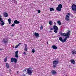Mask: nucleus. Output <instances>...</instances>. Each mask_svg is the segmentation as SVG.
Wrapping results in <instances>:
<instances>
[{
  "mask_svg": "<svg viewBox=\"0 0 76 76\" xmlns=\"http://www.w3.org/2000/svg\"><path fill=\"white\" fill-rule=\"evenodd\" d=\"M71 32L70 31H68L66 33V35L63 41H62V42H66V41L67 39V38H69V36L70 35Z\"/></svg>",
  "mask_w": 76,
  "mask_h": 76,
  "instance_id": "1",
  "label": "nucleus"
},
{
  "mask_svg": "<svg viewBox=\"0 0 76 76\" xmlns=\"http://www.w3.org/2000/svg\"><path fill=\"white\" fill-rule=\"evenodd\" d=\"M32 69L31 68H27V73L26 74H28V75H32V72H33V71L31 70Z\"/></svg>",
  "mask_w": 76,
  "mask_h": 76,
  "instance_id": "2",
  "label": "nucleus"
},
{
  "mask_svg": "<svg viewBox=\"0 0 76 76\" xmlns=\"http://www.w3.org/2000/svg\"><path fill=\"white\" fill-rule=\"evenodd\" d=\"M63 7V6L61 4H59L58 6V7H56V10L60 12L61 10V8Z\"/></svg>",
  "mask_w": 76,
  "mask_h": 76,
  "instance_id": "3",
  "label": "nucleus"
},
{
  "mask_svg": "<svg viewBox=\"0 0 76 76\" xmlns=\"http://www.w3.org/2000/svg\"><path fill=\"white\" fill-rule=\"evenodd\" d=\"M13 61L14 62V63H17V61H18V60H17V59L15 58H11V62L12 63H13Z\"/></svg>",
  "mask_w": 76,
  "mask_h": 76,
  "instance_id": "4",
  "label": "nucleus"
},
{
  "mask_svg": "<svg viewBox=\"0 0 76 76\" xmlns=\"http://www.w3.org/2000/svg\"><path fill=\"white\" fill-rule=\"evenodd\" d=\"M71 8L73 11L76 12V5L73 4Z\"/></svg>",
  "mask_w": 76,
  "mask_h": 76,
  "instance_id": "5",
  "label": "nucleus"
},
{
  "mask_svg": "<svg viewBox=\"0 0 76 76\" xmlns=\"http://www.w3.org/2000/svg\"><path fill=\"white\" fill-rule=\"evenodd\" d=\"M53 29L54 30V32L55 33H57V30L58 29V28L56 25L53 26Z\"/></svg>",
  "mask_w": 76,
  "mask_h": 76,
  "instance_id": "6",
  "label": "nucleus"
},
{
  "mask_svg": "<svg viewBox=\"0 0 76 76\" xmlns=\"http://www.w3.org/2000/svg\"><path fill=\"white\" fill-rule=\"evenodd\" d=\"M70 18V16L68 15H66V17H65V20H66V21H67L68 22H69L70 21V19H69Z\"/></svg>",
  "mask_w": 76,
  "mask_h": 76,
  "instance_id": "7",
  "label": "nucleus"
},
{
  "mask_svg": "<svg viewBox=\"0 0 76 76\" xmlns=\"http://www.w3.org/2000/svg\"><path fill=\"white\" fill-rule=\"evenodd\" d=\"M59 35H61V36H62V37H65L66 36V34H67V33H62V31H60L59 33Z\"/></svg>",
  "mask_w": 76,
  "mask_h": 76,
  "instance_id": "8",
  "label": "nucleus"
},
{
  "mask_svg": "<svg viewBox=\"0 0 76 76\" xmlns=\"http://www.w3.org/2000/svg\"><path fill=\"white\" fill-rule=\"evenodd\" d=\"M58 64V61L55 60L53 61V64L55 65H57V64Z\"/></svg>",
  "mask_w": 76,
  "mask_h": 76,
  "instance_id": "9",
  "label": "nucleus"
},
{
  "mask_svg": "<svg viewBox=\"0 0 76 76\" xmlns=\"http://www.w3.org/2000/svg\"><path fill=\"white\" fill-rule=\"evenodd\" d=\"M7 39V40H6L4 39H3L2 42H3L4 44H6V43H7L9 42V41L7 40V39Z\"/></svg>",
  "mask_w": 76,
  "mask_h": 76,
  "instance_id": "10",
  "label": "nucleus"
},
{
  "mask_svg": "<svg viewBox=\"0 0 76 76\" xmlns=\"http://www.w3.org/2000/svg\"><path fill=\"white\" fill-rule=\"evenodd\" d=\"M18 50H17L15 53V57H16V58H18Z\"/></svg>",
  "mask_w": 76,
  "mask_h": 76,
  "instance_id": "11",
  "label": "nucleus"
},
{
  "mask_svg": "<svg viewBox=\"0 0 76 76\" xmlns=\"http://www.w3.org/2000/svg\"><path fill=\"white\" fill-rule=\"evenodd\" d=\"M14 23L15 24H19L20 23V22L18 21L17 20H15L14 21Z\"/></svg>",
  "mask_w": 76,
  "mask_h": 76,
  "instance_id": "12",
  "label": "nucleus"
},
{
  "mask_svg": "<svg viewBox=\"0 0 76 76\" xmlns=\"http://www.w3.org/2000/svg\"><path fill=\"white\" fill-rule=\"evenodd\" d=\"M70 61L71 63H72L73 64H75V60H74V59H72L71 60H70Z\"/></svg>",
  "mask_w": 76,
  "mask_h": 76,
  "instance_id": "13",
  "label": "nucleus"
},
{
  "mask_svg": "<svg viewBox=\"0 0 76 76\" xmlns=\"http://www.w3.org/2000/svg\"><path fill=\"white\" fill-rule=\"evenodd\" d=\"M51 72L52 74H53V75H55L57 73V72L55 71V70H52Z\"/></svg>",
  "mask_w": 76,
  "mask_h": 76,
  "instance_id": "14",
  "label": "nucleus"
},
{
  "mask_svg": "<svg viewBox=\"0 0 76 76\" xmlns=\"http://www.w3.org/2000/svg\"><path fill=\"white\" fill-rule=\"evenodd\" d=\"M52 48L54 50H57V47L54 45H53Z\"/></svg>",
  "mask_w": 76,
  "mask_h": 76,
  "instance_id": "15",
  "label": "nucleus"
},
{
  "mask_svg": "<svg viewBox=\"0 0 76 76\" xmlns=\"http://www.w3.org/2000/svg\"><path fill=\"white\" fill-rule=\"evenodd\" d=\"M34 35L35 36V37H39V34H38V33H35L34 34Z\"/></svg>",
  "mask_w": 76,
  "mask_h": 76,
  "instance_id": "16",
  "label": "nucleus"
},
{
  "mask_svg": "<svg viewBox=\"0 0 76 76\" xmlns=\"http://www.w3.org/2000/svg\"><path fill=\"white\" fill-rule=\"evenodd\" d=\"M72 54H74V55L76 54V51H75V50H73L72 52Z\"/></svg>",
  "mask_w": 76,
  "mask_h": 76,
  "instance_id": "17",
  "label": "nucleus"
},
{
  "mask_svg": "<svg viewBox=\"0 0 76 76\" xmlns=\"http://www.w3.org/2000/svg\"><path fill=\"white\" fill-rule=\"evenodd\" d=\"M4 16L5 17L7 18V17H8V14L7 12H5L4 13Z\"/></svg>",
  "mask_w": 76,
  "mask_h": 76,
  "instance_id": "18",
  "label": "nucleus"
},
{
  "mask_svg": "<svg viewBox=\"0 0 76 76\" xmlns=\"http://www.w3.org/2000/svg\"><path fill=\"white\" fill-rule=\"evenodd\" d=\"M8 21L9 22V24H10V23H11L12 22V20H11V19L9 18L8 20Z\"/></svg>",
  "mask_w": 76,
  "mask_h": 76,
  "instance_id": "19",
  "label": "nucleus"
},
{
  "mask_svg": "<svg viewBox=\"0 0 76 76\" xmlns=\"http://www.w3.org/2000/svg\"><path fill=\"white\" fill-rule=\"evenodd\" d=\"M59 40H60V41H61V42H63V38H62V37H59Z\"/></svg>",
  "mask_w": 76,
  "mask_h": 76,
  "instance_id": "20",
  "label": "nucleus"
},
{
  "mask_svg": "<svg viewBox=\"0 0 76 76\" xmlns=\"http://www.w3.org/2000/svg\"><path fill=\"white\" fill-rule=\"evenodd\" d=\"M1 22L2 23L1 24V25H2V26H3V25H4V21L3 20L1 21Z\"/></svg>",
  "mask_w": 76,
  "mask_h": 76,
  "instance_id": "21",
  "label": "nucleus"
},
{
  "mask_svg": "<svg viewBox=\"0 0 76 76\" xmlns=\"http://www.w3.org/2000/svg\"><path fill=\"white\" fill-rule=\"evenodd\" d=\"M57 23L58 25H61V22H60V21H58Z\"/></svg>",
  "mask_w": 76,
  "mask_h": 76,
  "instance_id": "22",
  "label": "nucleus"
},
{
  "mask_svg": "<svg viewBox=\"0 0 76 76\" xmlns=\"http://www.w3.org/2000/svg\"><path fill=\"white\" fill-rule=\"evenodd\" d=\"M6 66H7V68H9V64H8V63H6Z\"/></svg>",
  "mask_w": 76,
  "mask_h": 76,
  "instance_id": "23",
  "label": "nucleus"
},
{
  "mask_svg": "<svg viewBox=\"0 0 76 76\" xmlns=\"http://www.w3.org/2000/svg\"><path fill=\"white\" fill-rule=\"evenodd\" d=\"M50 12H51L52 11H54V8H50Z\"/></svg>",
  "mask_w": 76,
  "mask_h": 76,
  "instance_id": "24",
  "label": "nucleus"
},
{
  "mask_svg": "<svg viewBox=\"0 0 76 76\" xmlns=\"http://www.w3.org/2000/svg\"><path fill=\"white\" fill-rule=\"evenodd\" d=\"M49 25H52V21H49Z\"/></svg>",
  "mask_w": 76,
  "mask_h": 76,
  "instance_id": "25",
  "label": "nucleus"
},
{
  "mask_svg": "<svg viewBox=\"0 0 76 76\" xmlns=\"http://www.w3.org/2000/svg\"><path fill=\"white\" fill-rule=\"evenodd\" d=\"M7 57H6L5 58L4 60V61L6 62V61H7Z\"/></svg>",
  "mask_w": 76,
  "mask_h": 76,
  "instance_id": "26",
  "label": "nucleus"
},
{
  "mask_svg": "<svg viewBox=\"0 0 76 76\" xmlns=\"http://www.w3.org/2000/svg\"><path fill=\"white\" fill-rule=\"evenodd\" d=\"M15 24L14 23L11 25V26H12V27H13L14 26H15Z\"/></svg>",
  "mask_w": 76,
  "mask_h": 76,
  "instance_id": "27",
  "label": "nucleus"
},
{
  "mask_svg": "<svg viewBox=\"0 0 76 76\" xmlns=\"http://www.w3.org/2000/svg\"><path fill=\"white\" fill-rule=\"evenodd\" d=\"M37 12H38V13H41V10H37Z\"/></svg>",
  "mask_w": 76,
  "mask_h": 76,
  "instance_id": "28",
  "label": "nucleus"
},
{
  "mask_svg": "<svg viewBox=\"0 0 76 76\" xmlns=\"http://www.w3.org/2000/svg\"><path fill=\"white\" fill-rule=\"evenodd\" d=\"M43 29V26H40V29Z\"/></svg>",
  "mask_w": 76,
  "mask_h": 76,
  "instance_id": "29",
  "label": "nucleus"
},
{
  "mask_svg": "<svg viewBox=\"0 0 76 76\" xmlns=\"http://www.w3.org/2000/svg\"><path fill=\"white\" fill-rule=\"evenodd\" d=\"M56 66H57V65H53V68H55V67H56Z\"/></svg>",
  "mask_w": 76,
  "mask_h": 76,
  "instance_id": "30",
  "label": "nucleus"
},
{
  "mask_svg": "<svg viewBox=\"0 0 76 76\" xmlns=\"http://www.w3.org/2000/svg\"><path fill=\"white\" fill-rule=\"evenodd\" d=\"M24 50L25 51H27L28 50V49L27 48H25L24 49Z\"/></svg>",
  "mask_w": 76,
  "mask_h": 76,
  "instance_id": "31",
  "label": "nucleus"
},
{
  "mask_svg": "<svg viewBox=\"0 0 76 76\" xmlns=\"http://www.w3.org/2000/svg\"><path fill=\"white\" fill-rule=\"evenodd\" d=\"M24 45L25 46V48H27V45L26 44H25Z\"/></svg>",
  "mask_w": 76,
  "mask_h": 76,
  "instance_id": "32",
  "label": "nucleus"
},
{
  "mask_svg": "<svg viewBox=\"0 0 76 76\" xmlns=\"http://www.w3.org/2000/svg\"><path fill=\"white\" fill-rule=\"evenodd\" d=\"M32 52L33 53H35V50H34V49H33L32 50Z\"/></svg>",
  "mask_w": 76,
  "mask_h": 76,
  "instance_id": "33",
  "label": "nucleus"
},
{
  "mask_svg": "<svg viewBox=\"0 0 76 76\" xmlns=\"http://www.w3.org/2000/svg\"><path fill=\"white\" fill-rule=\"evenodd\" d=\"M50 30L51 31H53V28H50Z\"/></svg>",
  "mask_w": 76,
  "mask_h": 76,
  "instance_id": "34",
  "label": "nucleus"
},
{
  "mask_svg": "<svg viewBox=\"0 0 76 76\" xmlns=\"http://www.w3.org/2000/svg\"><path fill=\"white\" fill-rule=\"evenodd\" d=\"M20 44H21V43H20L17 45L19 47V45H20Z\"/></svg>",
  "mask_w": 76,
  "mask_h": 76,
  "instance_id": "35",
  "label": "nucleus"
},
{
  "mask_svg": "<svg viewBox=\"0 0 76 76\" xmlns=\"http://www.w3.org/2000/svg\"><path fill=\"white\" fill-rule=\"evenodd\" d=\"M0 21H2V18H1L0 17Z\"/></svg>",
  "mask_w": 76,
  "mask_h": 76,
  "instance_id": "36",
  "label": "nucleus"
},
{
  "mask_svg": "<svg viewBox=\"0 0 76 76\" xmlns=\"http://www.w3.org/2000/svg\"><path fill=\"white\" fill-rule=\"evenodd\" d=\"M18 45H17L15 47V48H18Z\"/></svg>",
  "mask_w": 76,
  "mask_h": 76,
  "instance_id": "37",
  "label": "nucleus"
},
{
  "mask_svg": "<svg viewBox=\"0 0 76 76\" xmlns=\"http://www.w3.org/2000/svg\"><path fill=\"white\" fill-rule=\"evenodd\" d=\"M9 70L10 72H12V70H11L10 69H9Z\"/></svg>",
  "mask_w": 76,
  "mask_h": 76,
  "instance_id": "38",
  "label": "nucleus"
},
{
  "mask_svg": "<svg viewBox=\"0 0 76 76\" xmlns=\"http://www.w3.org/2000/svg\"><path fill=\"white\" fill-rule=\"evenodd\" d=\"M23 54H26V52H23Z\"/></svg>",
  "mask_w": 76,
  "mask_h": 76,
  "instance_id": "39",
  "label": "nucleus"
},
{
  "mask_svg": "<svg viewBox=\"0 0 76 76\" xmlns=\"http://www.w3.org/2000/svg\"><path fill=\"white\" fill-rule=\"evenodd\" d=\"M67 14L68 15H69V16H70V13H68Z\"/></svg>",
  "mask_w": 76,
  "mask_h": 76,
  "instance_id": "40",
  "label": "nucleus"
},
{
  "mask_svg": "<svg viewBox=\"0 0 76 76\" xmlns=\"http://www.w3.org/2000/svg\"><path fill=\"white\" fill-rule=\"evenodd\" d=\"M22 76H25V74H23Z\"/></svg>",
  "mask_w": 76,
  "mask_h": 76,
  "instance_id": "41",
  "label": "nucleus"
},
{
  "mask_svg": "<svg viewBox=\"0 0 76 76\" xmlns=\"http://www.w3.org/2000/svg\"><path fill=\"white\" fill-rule=\"evenodd\" d=\"M26 71V69H25L23 71V72H25Z\"/></svg>",
  "mask_w": 76,
  "mask_h": 76,
  "instance_id": "42",
  "label": "nucleus"
},
{
  "mask_svg": "<svg viewBox=\"0 0 76 76\" xmlns=\"http://www.w3.org/2000/svg\"><path fill=\"white\" fill-rule=\"evenodd\" d=\"M48 42H47V44H48Z\"/></svg>",
  "mask_w": 76,
  "mask_h": 76,
  "instance_id": "43",
  "label": "nucleus"
},
{
  "mask_svg": "<svg viewBox=\"0 0 76 76\" xmlns=\"http://www.w3.org/2000/svg\"><path fill=\"white\" fill-rule=\"evenodd\" d=\"M58 1H60L61 0H57Z\"/></svg>",
  "mask_w": 76,
  "mask_h": 76,
  "instance_id": "44",
  "label": "nucleus"
},
{
  "mask_svg": "<svg viewBox=\"0 0 76 76\" xmlns=\"http://www.w3.org/2000/svg\"><path fill=\"white\" fill-rule=\"evenodd\" d=\"M15 3H16V2H17L16 1H15Z\"/></svg>",
  "mask_w": 76,
  "mask_h": 76,
  "instance_id": "45",
  "label": "nucleus"
},
{
  "mask_svg": "<svg viewBox=\"0 0 76 76\" xmlns=\"http://www.w3.org/2000/svg\"><path fill=\"white\" fill-rule=\"evenodd\" d=\"M0 50H2V49H0Z\"/></svg>",
  "mask_w": 76,
  "mask_h": 76,
  "instance_id": "46",
  "label": "nucleus"
},
{
  "mask_svg": "<svg viewBox=\"0 0 76 76\" xmlns=\"http://www.w3.org/2000/svg\"><path fill=\"white\" fill-rule=\"evenodd\" d=\"M0 17H1V15L0 16Z\"/></svg>",
  "mask_w": 76,
  "mask_h": 76,
  "instance_id": "47",
  "label": "nucleus"
},
{
  "mask_svg": "<svg viewBox=\"0 0 76 76\" xmlns=\"http://www.w3.org/2000/svg\"><path fill=\"white\" fill-rule=\"evenodd\" d=\"M0 24H1V23H0Z\"/></svg>",
  "mask_w": 76,
  "mask_h": 76,
  "instance_id": "48",
  "label": "nucleus"
}]
</instances>
